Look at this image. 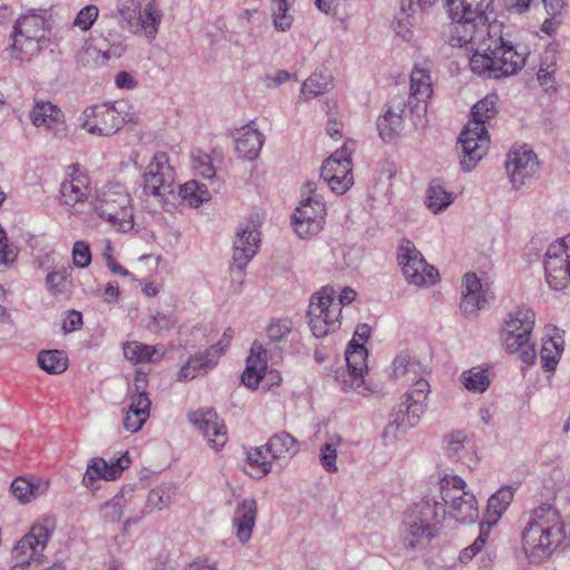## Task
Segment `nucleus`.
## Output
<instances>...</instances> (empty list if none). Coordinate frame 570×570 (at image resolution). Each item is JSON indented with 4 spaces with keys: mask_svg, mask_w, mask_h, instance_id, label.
Returning a JSON list of instances; mask_svg holds the SVG:
<instances>
[{
    "mask_svg": "<svg viewBox=\"0 0 570 570\" xmlns=\"http://www.w3.org/2000/svg\"><path fill=\"white\" fill-rule=\"evenodd\" d=\"M493 0H446L452 19L448 42L452 47H469L473 73L502 79L518 75L525 66L529 51L503 37L501 26L489 23L487 11Z\"/></svg>",
    "mask_w": 570,
    "mask_h": 570,
    "instance_id": "obj_1",
    "label": "nucleus"
},
{
    "mask_svg": "<svg viewBox=\"0 0 570 570\" xmlns=\"http://www.w3.org/2000/svg\"><path fill=\"white\" fill-rule=\"evenodd\" d=\"M391 370L393 377L409 375L412 376L414 382L404 394V401L399 405V410L390 415V422L382 433L386 444L397 440L410 429L417 425L426 410V400L431 392L429 382L423 377L429 372L428 365H424L410 353L401 352L397 354Z\"/></svg>",
    "mask_w": 570,
    "mask_h": 570,
    "instance_id": "obj_2",
    "label": "nucleus"
},
{
    "mask_svg": "<svg viewBox=\"0 0 570 570\" xmlns=\"http://www.w3.org/2000/svg\"><path fill=\"white\" fill-rule=\"evenodd\" d=\"M566 537L559 511L544 503L530 511L522 531V546L531 562L549 558Z\"/></svg>",
    "mask_w": 570,
    "mask_h": 570,
    "instance_id": "obj_3",
    "label": "nucleus"
},
{
    "mask_svg": "<svg viewBox=\"0 0 570 570\" xmlns=\"http://www.w3.org/2000/svg\"><path fill=\"white\" fill-rule=\"evenodd\" d=\"M445 514L441 502L422 500L404 511L399 537L403 548L413 552L425 549L438 537L440 515Z\"/></svg>",
    "mask_w": 570,
    "mask_h": 570,
    "instance_id": "obj_4",
    "label": "nucleus"
},
{
    "mask_svg": "<svg viewBox=\"0 0 570 570\" xmlns=\"http://www.w3.org/2000/svg\"><path fill=\"white\" fill-rule=\"evenodd\" d=\"M497 115L495 98L487 96L478 101L471 111L472 119L461 131L458 144L462 156L460 165L463 171H471L483 158L489 148V135L485 124Z\"/></svg>",
    "mask_w": 570,
    "mask_h": 570,
    "instance_id": "obj_5",
    "label": "nucleus"
},
{
    "mask_svg": "<svg viewBox=\"0 0 570 570\" xmlns=\"http://www.w3.org/2000/svg\"><path fill=\"white\" fill-rule=\"evenodd\" d=\"M534 312L527 307H518L509 314L502 333V342L509 354H518V357L527 365L535 362L537 353L530 335L534 326Z\"/></svg>",
    "mask_w": 570,
    "mask_h": 570,
    "instance_id": "obj_6",
    "label": "nucleus"
},
{
    "mask_svg": "<svg viewBox=\"0 0 570 570\" xmlns=\"http://www.w3.org/2000/svg\"><path fill=\"white\" fill-rule=\"evenodd\" d=\"M137 117L124 102L94 105L85 108L79 117V126L95 136H111L126 122H135Z\"/></svg>",
    "mask_w": 570,
    "mask_h": 570,
    "instance_id": "obj_7",
    "label": "nucleus"
},
{
    "mask_svg": "<svg viewBox=\"0 0 570 570\" xmlns=\"http://www.w3.org/2000/svg\"><path fill=\"white\" fill-rule=\"evenodd\" d=\"M301 194L302 200L293 214V226L301 238H307L323 228L326 205L314 181H306L301 188Z\"/></svg>",
    "mask_w": 570,
    "mask_h": 570,
    "instance_id": "obj_8",
    "label": "nucleus"
},
{
    "mask_svg": "<svg viewBox=\"0 0 570 570\" xmlns=\"http://www.w3.org/2000/svg\"><path fill=\"white\" fill-rule=\"evenodd\" d=\"M99 217L110 223L120 232L134 227V209L130 195L119 183L108 184L95 205Z\"/></svg>",
    "mask_w": 570,
    "mask_h": 570,
    "instance_id": "obj_9",
    "label": "nucleus"
},
{
    "mask_svg": "<svg viewBox=\"0 0 570 570\" xmlns=\"http://www.w3.org/2000/svg\"><path fill=\"white\" fill-rule=\"evenodd\" d=\"M336 291L331 286H324L313 294L309 299L308 317L309 328L317 338L325 337L338 323L341 308L334 306Z\"/></svg>",
    "mask_w": 570,
    "mask_h": 570,
    "instance_id": "obj_10",
    "label": "nucleus"
},
{
    "mask_svg": "<svg viewBox=\"0 0 570 570\" xmlns=\"http://www.w3.org/2000/svg\"><path fill=\"white\" fill-rule=\"evenodd\" d=\"M45 18L36 13L26 14L17 20L11 45L17 59L29 60L40 50V39L45 37Z\"/></svg>",
    "mask_w": 570,
    "mask_h": 570,
    "instance_id": "obj_11",
    "label": "nucleus"
},
{
    "mask_svg": "<svg viewBox=\"0 0 570 570\" xmlns=\"http://www.w3.org/2000/svg\"><path fill=\"white\" fill-rule=\"evenodd\" d=\"M546 279L554 291L570 284V234L551 244L544 258Z\"/></svg>",
    "mask_w": 570,
    "mask_h": 570,
    "instance_id": "obj_12",
    "label": "nucleus"
},
{
    "mask_svg": "<svg viewBox=\"0 0 570 570\" xmlns=\"http://www.w3.org/2000/svg\"><path fill=\"white\" fill-rule=\"evenodd\" d=\"M397 259L410 284L421 286L428 282L434 283L439 276L438 271L425 262L421 252L409 239H403L399 245Z\"/></svg>",
    "mask_w": 570,
    "mask_h": 570,
    "instance_id": "obj_13",
    "label": "nucleus"
},
{
    "mask_svg": "<svg viewBox=\"0 0 570 570\" xmlns=\"http://www.w3.org/2000/svg\"><path fill=\"white\" fill-rule=\"evenodd\" d=\"M259 243V232L255 227L248 226L239 230L236 235L230 273L232 282L238 283L239 287L244 282L245 268L257 253Z\"/></svg>",
    "mask_w": 570,
    "mask_h": 570,
    "instance_id": "obj_14",
    "label": "nucleus"
},
{
    "mask_svg": "<svg viewBox=\"0 0 570 570\" xmlns=\"http://www.w3.org/2000/svg\"><path fill=\"white\" fill-rule=\"evenodd\" d=\"M505 169L513 188L519 189L538 171V156L527 146L513 147L508 154Z\"/></svg>",
    "mask_w": 570,
    "mask_h": 570,
    "instance_id": "obj_15",
    "label": "nucleus"
},
{
    "mask_svg": "<svg viewBox=\"0 0 570 570\" xmlns=\"http://www.w3.org/2000/svg\"><path fill=\"white\" fill-rule=\"evenodd\" d=\"M51 537L50 530L42 524H35L24 534L13 549L17 564L29 566L31 561L40 563L43 558V550Z\"/></svg>",
    "mask_w": 570,
    "mask_h": 570,
    "instance_id": "obj_16",
    "label": "nucleus"
},
{
    "mask_svg": "<svg viewBox=\"0 0 570 570\" xmlns=\"http://www.w3.org/2000/svg\"><path fill=\"white\" fill-rule=\"evenodd\" d=\"M166 154L159 153L147 167L144 174V193L158 198H165L173 193V170L167 165Z\"/></svg>",
    "mask_w": 570,
    "mask_h": 570,
    "instance_id": "obj_17",
    "label": "nucleus"
},
{
    "mask_svg": "<svg viewBox=\"0 0 570 570\" xmlns=\"http://www.w3.org/2000/svg\"><path fill=\"white\" fill-rule=\"evenodd\" d=\"M493 296L488 287L474 273H466L462 281V298L460 309L465 317H474L484 309Z\"/></svg>",
    "mask_w": 570,
    "mask_h": 570,
    "instance_id": "obj_18",
    "label": "nucleus"
},
{
    "mask_svg": "<svg viewBox=\"0 0 570 570\" xmlns=\"http://www.w3.org/2000/svg\"><path fill=\"white\" fill-rule=\"evenodd\" d=\"M30 120L33 126L45 127L58 139L68 135L63 112L50 101H36L30 111Z\"/></svg>",
    "mask_w": 570,
    "mask_h": 570,
    "instance_id": "obj_19",
    "label": "nucleus"
},
{
    "mask_svg": "<svg viewBox=\"0 0 570 570\" xmlns=\"http://www.w3.org/2000/svg\"><path fill=\"white\" fill-rule=\"evenodd\" d=\"M189 421L203 434L214 450L218 451L226 444L227 430L213 409L194 412L189 415Z\"/></svg>",
    "mask_w": 570,
    "mask_h": 570,
    "instance_id": "obj_20",
    "label": "nucleus"
},
{
    "mask_svg": "<svg viewBox=\"0 0 570 570\" xmlns=\"http://www.w3.org/2000/svg\"><path fill=\"white\" fill-rule=\"evenodd\" d=\"M443 507H450V515L460 523H474L479 519V508L475 497L470 492L461 494L452 493L451 490L441 485Z\"/></svg>",
    "mask_w": 570,
    "mask_h": 570,
    "instance_id": "obj_21",
    "label": "nucleus"
},
{
    "mask_svg": "<svg viewBox=\"0 0 570 570\" xmlns=\"http://www.w3.org/2000/svg\"><path fill=\"white\" fill-rule=\"evenodd\" d=\"M433 92L428 70L415 67L410 77V95L406 106L412 114L420 116L426 111V101Z\"/></svg>",
    "mask_w": 570,
    "mask_h": 570,
    "instance_id": "obj_22",
    "label": "nucleus"
},
{
    "mask_svg": "<svg viewBox=\"0 0 570 570\" xmlns=\"http://www.w3.org/2000/svg\"><path fill=\"white\" fill-rule=\"evenodd\" d=\"M141 502V494L135 493L132 489H122L111 500L101 505L100 517L106 522L115 523L120 520L125 509L135 515Z\"/></svg>",
    "mask_w": 570,
    "mask_h": 570,
    "instance_id": "obj_23",
    "label": "nucleus"
},
{
    "mask_svg": "<svg viewBox=\"0 0 570 570\" xmlns=\"http://www.w3.org/2000/svg\"><path fill=\"white\" fill-rule=\"evenodd\" d=\"M321 177L333 191L344 194L353 185L352 165L327 158L321 167Z\"/></svg>",
    "mask_w": 570,
    "mask_h": 570,
    "instance_id": "obj_24",
    "label": "nucleus"
},
{
    "mask_svg": "<svg viewBox=\"0 0 570 570\" xmlns=\"http://www.w3.org/2000/svg\"><path fill=\"white\" fill-rule=\"evenodd\" d=\"M403 98H394L385 111L384 116L377 119V130L380 137L386 141H393L402 130L403 112L406 108Z\"/></svg>",
    "mask_w": 570,
    "mask_h": 570,
    "instance_id": "obj_25",
    "label": "nucleus"
},
{
    "mask_svg": "<svg viewBox=\"0 0 570 570\" xmlns=\"http://www.w3.org/2000/svg\"><path fill=\"white\" fill-rule=\"evenodd\" d=\"M257 515L256 501L246 498L237 502L233 514V525L236 529V537L242 543L249 541Z\"/></svg>",
    "mask_w": 570,
    "mask_h": 570,
    "instance_id": "obj_26",
    "label": "nucleus"
},
{
    "mask_svg": "<svg viewBox=\"0 0 570 570\" xmlns=\"http://www.w3.org/2000/svg\"><path fill=\"white\" fill-rule=\"evenodd\" d=\"M100 26L102 57L105 59L121 57L126 50L125 37L117 30L118 24L114 21V16H104Z\"/></svg>",
    "mask_w": 570,
    "mask_h": 570,
    "instance_id": "obj_27",
    "label": "nucleus"
},
{
    "mask_svg": "<svg viewBox=\"0 0 570 570\" xmlns=\"http://www.w3.org/2000/svg\"><path fill=\"white\" fill-rule=\"evenodd\" d=\"M49 485V480L18 476L11 482L10 491L20 503L26 504L45 494Z\"/></svg>",
    "mask_w": 570,
    "mask_h": 570,
    "instance_id": "obj_28",
    "label": "nucleus"
},
{
    "mask_svg": "<svg viewBox=\"0 0 570 570\" xmlns=\"http://www.w3.org/2000/svg\"><path fill=\"white\" fill-rule=\"evenodd\" d=\"M264 136L256 129L244 127L235 137V150L244 159H255L263 146Z\"/></svg>",
    "mask_w": 570,
    "mask_h": 570,
    "instance_id": "obj_29",
    "label": "nucleus"
},
{
    "mask_svg": "<svg viewBox=\"0 0 570 570\" xmlns=\"http://www.w3.org/2000/svg\"><path fill=\"white\" fill-rule=\"evenodd\" d=\"M173 502V492L169 487H158L156 489H153L149 491L147 498L145 499L142 497L144 503L142 509H137V513H135V517H130L126 520L125 524L129 525L131 523L138 522L146 513H149L153 510H163L167 507H169Z\"/></svg>",
    "mask_w": 570,
    "mask_h": 570,
    "instance_id": "obj_30",
    "label": "nucleus"
},
{
    "mask_svg": "<svg viewBox=\"0 0 570 570\" xmlns=\"http://www.w3.org/2000/svg\"><path fill=\"white\" fill-rule=\"evenodd\" d=\"M514 489L512 487H502L488 501L487 517L488 520L483 522L488 530L495 525L503 512L508 509L513 500Z\"/></svg>",
    "mask_w": 570,
    "mask_h": 570,
    "instance_id": "obj_31",
    "label": "nucleus"
},
{
    "mask_svg": "<svg viewBox=\"0 0 570 570\" xmlns=\"http://www.w3.org/2000/svg\"><path fill=\"white\" fill-rule=\"evenodd\" d=\"M139 12V0H121L118 2L116 11L109 16H114V21L122 29L138 33Z\"/></svg>",
    "mask_w": 570,
    "mask_h": 570,
    "instance_id": "obj_32",
    "label": "nucleus"
},
{
    "mask_svg": "<svg viewBox=\"0 0 570 570\" xmlns=\"http://www.w3.org/2000/svg\"><path fill=\"white\" fill-rule=\"evenodd\" d=\"M163 16V10L157 0H150L144 8L140 7L138 33L142 32L147 38L154 39L158 32Z\"/></svg>",
    "mask_w": 570,
    "mask_h": 570,
    "instance_id": "obj_33",
    "label": "nucleus"
},
{
    "mask_svg": "<svg viewBox=\"0 0 570 570\" xmlns=\"http://www.w3.org/2000/svg\"><path fill=\"white\" fill-rule=\"evenodd\" d=\"M216 358L210 354V351L197 353L191 356L185 365L181 366L178 373V381H191L199 374L207 373L216 366Z\"/></svg>",
    "mask_w": 570,
    "mask_h": 570,
    "instance_id": "obj_34",
    "label": "nucleus"
},
{
    "mask_svg": "<svg viewBox=\"0 0 570 570\" xmlns=\"http://www.w3.org/2000/svg\"><path fill=\"white\" fill-rule=\"evenodd\" d=\"M60 193L66 205L73 206L88 197V181L85 176L76 175L61 184Z\"/></svg>",
    "mask_w": 570,
    "mask_h": 570,
    "instance_id": "obj_35",
    "label": "nucleus"
},
{
    "mask_svg": "<svg viewBox=\"0 0 570 570\" xmlns=\"http://www.w3.org/2000/svg\"><path fill=\"white\" fill-rule=\"evenodd\" d=\"M266 452L274 460L292 456L297 452V441L286 431L278 432L269 438Z\"/></svg>",
    "mask_w": 570,
    "mask_h": 570,
    "instance_id": "obj_36",
    "label": "nucleus"
},
{
    "mask_svg": "<svg viewBox=\"0 0 570 570\" xmlns=\"http://www.w3.org/2000/svg\"><path fill=\"white\" fill-rule=\"evenodd\" d=\"M124 355L134 363L157 362L163 357L155 346L139 342H127L124 344Z\"/></svg>",
    "mask_w": 570,
    "mask_h": 570,
    "instance_id": "obj_37",
    "label": "nucleus"
},
{
    "mask_svg": "<svg viewBox=\"0 0 570 570\" xmlns=\"http://www.w3.org/2000/svg\"><path fill=\"white\" fill-rule=\"evenodd\" d=\"M563 347L564 341L560 335L543 341L540 358L544 371L550 372L556 370Z\"/></svg>",
    "mask_w": 570,
    "mask_h": 570,
    "instance_id": "obj_38",
    "label": "nucleus"
},
{
    "mask_svg": "<svg viewBox=\"0 0 570 570\" xmlns=\"http://www.w3.org/2000/svg\"><path fill=\"white\" fill-rule=\"evenodd\" d=\"M367 351L362 343L351 341L345 351L346 370L352 373L362 374L367 371Z\"/></svg>",
    "mask_w": 570,
    "mask_h": 570,
    "instance_id": "obj_39",
    "label": "nucleus"
},
{
    "mask_svg": "<svg viewBox=\"0 0 570 570\" xmlns=\"http://www.w3.org/2000/svg\"><path fill=\"white\" fill-rule=\"evenodd\" d=\"M38 364L49 374H60L67 370L68 358L62 351H41L38 354Z\"/></svg>",
    "mask_w": 570,
    "mask_h": 570,
    "instance_id": "obj_40",
    "label": "nucleus"
},
{
    "mask_svg": "<svg viewBox=\"0 0 570 570\" xmlns=\"http://www.w3.org/2000/svg\"><path fill=\"white\" fill-rule=\"evenodd\" d=\"M179 196L191 207H198L210 199V193L205 185L189 180L179 186Z\"/></svg>",
    "mask_w": 570,
    "mask_h": 570,
    "instance_id": "obj_41",
    "label": "nucleus"
},
{
    "mask_svg": "<svg viewBox=\"0 0 570 570\" xmlns=\"http://www.w3.org/2000/svg\"><path fill=\"white\" fill-rule=\"evenodd\" d=\"M453 196L438 181H432L426 190V206L433 213H440L453 203Z\"/></svg>",
    "mask_w": 570,
    "mask_h": 570,
    "instance_id": "obj_42",
    "label": "nucleus"
},
{
    "mask_svg": "<svg viewBox=\"0 0 570 570\" xmlns=\"http://www.w3.org/2000/svg\"><path fill=\"white\" fill-rule=\"evenodd\" d=\"M335 380L344 392L355 391L361 395L368 394V387L365 385L364 375L362 374L352 373L346 368H338L335 372Z\"/></svg>",
    "mask_w": 570,
    "mask_h": 570,
    "instance_id": "obj_43",
    "label": "nucleus"
},
{
    "mask_svg": "<svg viewBox=\"0 0 570 570\" xmlns=\"http://www.w3.org/2000/svg\"><path fill=\"white\" fill-rule=\"evenodd\" d=\"M461 382L468 391L474 393H483L490 386V379L487 371L480 367H473L463 372Z\"/></svg>",
    "mask_w": 570,
    "mask_h": 570,
    "instance_id": "obj_44",
    "label": "nucleus"
},
{
    "mask_svg": "<svg viewBox=\"0 0 570 570\" xmlns=\"http://www.w3.org/2000/svg\"><path fill=\"white\" fill-rule=\"evenodd\" d=\"M331 85L332 82L328 76L314 72L303 82L301 94L305 99H312L328 91Z\"/></svg>",
    "mask_w": 570,
    "mask_h": 570,
    "instance_id": "obj_45",
    "label": "nucleus"
},
{
    "mask_svg": "<svg viewBox=\"0 0 570 570\" xmlns=\"http://www.w3.org/2000/svg\"><path fill=\"white\" fill-rule=\"evenodd\" d=\"M342 443V438L338 435L332 436L330 441L324 443L320 450V462L322 466L330 473L337 472L336 458L337 448Z\"/></svg>",
    "mask_w": 570,
    "mask_h": 570,
    "instance_id": "obj_46",
    "label": "nucleus"
},
{
    "mask_svg": "<svg viewBox=\"0 0 570 570\" xmlns=\"http://www.w3.org/2000/svg\"><path fill=\"white\" fill-rule=\"evenodd\" d=\"M247 462L254 470L252 472L254 478H263L272 469L271 462L266 459V453L259 448L253 449L248 452Z\"/></svg>",
    "mask_w": 570,
    "mask_h": 570,
    "instance_id": "obj_47",
    "label": "nucleus"
},
{
    "mask_svg": "<svg viewBox=\"0 0 570 570\" xmlns=\"http://www.w3.org/2000/svg\"><path fill=\"white\" fill-rule=\"evenodd\" d=\"M273 21L277 30L286 31L291 28L293 17L287 13V0H272Z\"/></svg>",
    "mask_w": 570,
    "mask_h": 570,
    "instance_id": "obj_48",
    "label": "nucleus"
},
{
    "mask_svg": "<svg viewBox=\"0 0 570 570\" xmlns=\"http://www.w3.org/2000/svg\"><path fill=\"white\" fill-rule=\"evenodd\" d=\"M265 365L252 362V357L247 358V365L243 372L240 380L244 385L249 389H256L263 379Z\"/></svg>",
    "mask_w": 570,
    "mask_h": 570,
    "instance_id": "obj_49",
    "label": "nucleus"
},
{
    "mask_svg": "<svg viewBox=\"0 0 570 570\" xmlns=\"http://www.w3.org/2000/svg\"><path fill=\"white\" fill-rule=\"evenodd\" d=\"M130 463V459L128 455H122L121 458L107 462L105 460V468L99 469L101 474V479L106 481H111L120 476L122 471L128 468Z\"/></svg>",
    "mask_w": 570,
    "mask_h": 570,
    "instance_id": "obj_50",
    "label": "nucleus"
},
{
    "mask_svg": "<svg viewBox=\"0 0 570 570\" xmlns=\"http://www.w3.org/2000/svg\"><path fill=\"white\" fill-rule=\"evenodd\" d=\"M489 531L488 528H485V524L484 523H480V534L479 537L474 540V542L466 547L465 549H463L461 552H460V556H459V560L462 562V563H466L469 562L470 560L473 559V557L481 551V549L483 548L484 543L487 542V539H488V535H489Z\"/></svg>",
    "mask_w": 570,
    "mask_h": 570,
    "instance_id": "obj_51",
    "label": "nucleus"
},
{
    "mask_svg": "<svg viewBox=\"0 0 570 570\" xmlns=\"http://www.w3.org/2000/svg\"><path fill=\"white\" fill-rule=\"evenodd\" d=\"M556 55L546 52V57L537 72L538 81L541 86L552 85L554 82L556 73Z\"/></svg>",
    "mask_w": 570,
    "mask_h": 570,
    "instance_id": "obj_52",
    "label": "nucleus"
},
{
    "mask_svg": "<svg viewBox=\"0 0 570 570\" xmlns=\"http://www.w3.org/2000/svg\"><path fill=\"white\" fill-rule=\"evenodd\" d=\"M191 160L194 168L205 179H212L215 177V169L212 164L209 155L199 150L191 154Z\"/></svg>",
    "mask_w": 570,
    "mask_h": 570,
    "instance_id": "obj_53",
    "label": "nucleus"
},
{
    "mask_svg": "<svg viewBox=\"0 0 570 570\" xmlns=\"http://www.w3.org/2000/svg\"><path fill=\"white\" fill-rule=\"evenodd\" d=\"M292 331V322L288 318L272 322L267 330V336L272 342H282Z\"/></svg>",
    "mask_w": 570,
    "mask_h": 570,
    "instance_id": "obj_54",
    "label": "nucleus"
},
{
    "mask_svg": "<svg viewBox=\"0 0 570 570\" xmlns=\"http://www.w3.org/2000/svg\"><path fill=\"white\" fill-rule=\"evenodd\" d=\"M105 468V459L94 458L87 465V470L82 478V484L86 488L94 489L95 482L101 479L99 469Z\"/></svg>",
    "mask_w": 570,
    "mask_h": 570,
    "instance_id": "obj_55",
    "label": "nucleus"
},
{
    "mask_svg": "<svg viewBox=\"0 0 570 570\" xmlns=\"http://www.w3.org/2000/svg\"><path fill=\"white\" fill-rule=\"evenodd\" d=\"M98 13L99 10L96 6L88 4L78 12L73 23L81 30L87 31L98 18Z\"/></svg>",
    "mask_w": 570,
    "mask_h": 570,
    "instance_id": "obj_56",
    "label": "nucleus"
},
{
    "mask_svg": "<svg viewBox=\"0 0 570 570\" xmlns=\"http://www.w3.org/2000/svg\"><path fill=\"white\" fill-rule=\"evenodd\" d=\"M150 406L151 401L148 393L130 394V403L127 410L138 413V416L149 417Z\"/></svg>",
    "mask_w": 570,
    "mask_h": 570,
    "instance_id": "obj_57",
    "label": "nucleus"
},
{
    "mask_svg": "<svg viewBox=\"0 0 570 570\" xmlns=\"http://www.w3.org/2000/svg\"><path fill=\"white\" fill-rule=\"evenodd\" d=\"M73 263L77 267L85 268L91 262V253L88 243L78 240L72 248Z\"/></svg>",
    "mask_w": 570,
    "mask_h": 570,
    "instance_id": "obj_58",
    "label": "nucleus"
},
{
    "mask_svg": "<svg viewBox=\"0 0 570 570\" xmlns=\"http://www.w3.org/2000/svg\"><path fill=\"white\" fill-rule=\"evenodd\" d=\"M438 0H407L406 6L402 4V11L405 12L406 10L411 11V17L413 21H409V23H413L416 21L415 16L417 13L423 12L424 10L431 8L436 3Z\"/></svg>",
    "mask_w": 570,
    "mask_h": 570,
    "instance_id": "obj_59",
    "label": "nucleus"
},
{
    "mask_svg": "<svg viewBox=\"0 0 570 570\" xmlns=\"http://www.w3.org/2000/svg\"><path fill=\"white\" fill-rule=\"evenodd\" d=\"M66 272H51L46 277L47 288L53 294L62 293L66 286Z\"/></svg>",
    "mask_w": 570,
    "mask_h": 570,
    "instance_id": "obj_60",
    "label": "nucleus"
},
{
    "mask_svg": "<svg viewBox=\"0 0 570 570\" xmlns=\"http://www.w3.org/2000/svg\"><path fill=\"white\" fill-rule=\"evenodd\" d=\"M147 419L148 416H138V413L127 410L122 424L128 432L135 433L142 428Z\"/></svg>",
    "mask_w": 570,
    "mask_h": 570,
    "instance_id": "obj_61",
    "label": "nucleus"
},
{
    "mask_svg": "<svg viewBox=\"0 0 570 570\" xmlns=\"http://www.w3.org/2000/svg\"><path fill=\"white\" fill-rule=\"evenodd\" d=\"M82 326V314L76 309H70L67 312L66 317L63 320L62 330L63 332L71 333L73 331L79 330Z\"/></svg>",
    "mask_w": 570,
    "mask_h": 570,
    "instance_id": "obj_62",
    "label": "nucleus"
},
{
    "mask_svg": "<svg viewBox=\"0 0 570 570\" xmlns=\"http://www.w3.org/2000/svg\"><path fill=\"white\" fill-rule=\"evenodd\" d=\"M100 53V48L97 49L91 46L82 47L77 55V65L81 67H88L90 66V62L95 61Z\"/></svg>",
    "mask_w": 570,
    "mask_h": 570,
    "instance_id": "obj_63",
    "label": "nucleus"
},
{
    "mask_svg": "<svg viewBox=\"0 0 570 570\" xmlns=\"http://www.w3.org/2000/svg\"><path fill=\"white\" fill-rule=\"evenodd\" d=\"M17 257V253L9 248L7 244L6 233L0 228V265L8 266Z\"/></svg>",
    "mask_w": 570,
    "mask_h": 570,
    "instance_id": "obj_64",
    "label": "nucleus"
}]
</instances>
